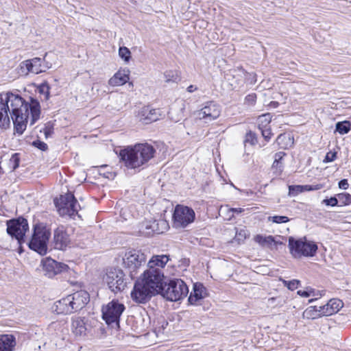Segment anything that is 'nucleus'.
<instances>
[{
	"mask_svg": "<svg viewBox=\"0 0 351 351\" xmlns=\"http://www.w3.org/2000/svg\"><path fill=\"white\" fill-rule=\"evenodd\" d=\"M40 106L38 100L30 98L26 101L21 95L11 92L0 93V127L7 128L12 120L19 134L25 130L30 115V124L39 119Z\"/></svg>",
	"mask_w": 351,
	"mask_h": 351,
	"instance_id": "1",
	"label": "nucleus"
},
{
	"mask_svg": "<svg viewBox=\"0 0 351 351\" xmlns=\"http://www.w3.org/2000/svg\"><path fill=\"white\" fill-rule=\"evenodd\" d=\"M155 148L148 143H138L120 152L121 159L130 169H136L154 158Z\"/></svg>",
	"mask_w": 351,
	"mask_h": 351,
	"instance_id": "2",
	"label": "nucleus"
},
{
	"mask_svg": "<svg viewBox=\"0 0 351 351\" xmlns=\"http://www.w3.org/2000/svg\"><path fill=\"white\" fill-rule=\"evenodd\" d=\"M50 235L49 229L44 223L36 224L34 227V234L29 242V248L40 255L46 254Z\"/></svg>",
	"mask_w": 351,
	"mask_h": 351,
	"instance_id": "3",
	"label": "nucleus"
},
{
	"mask_svg": "<svg viewBox=\"0 0 351 351\" xmlns=\"http://www.w3.org/2000/svg\"><path fill=\"white\" fill-rule=\"evenodd\" d=\"M189 293L186 283L181 279L170 280L168 284L163 285L159 292L162 297L169 301H178L185 298Z\"/></svg>",
	"mask_w": 351,
	"mask_h": 351,
	"instance_id": "4",
	"label": "nucleus"
},
{
	"mask_svg": "<svg viewBox=\"0 0 351 351\" xmlns=\"http://www.w3.org/2000/svg\"><path fill=\"white\" fill-rule=\"evenodd\" d=\"M289 247L291 254L295 258L302 256H313L317 250V245L315 243L307 241L306 238L294 239L290 237L289 239Z\"/></svg>",
	"mask_w": 351,
	"mask_h": 351,
	"instance_id": "5",
	"label": "nucleus"
},
{
	"mask_svg": "<svg viewBox=\"0 0 351 351\" xmlns=\"http://www.w3.org/2000/svg\"><path fill=\"white\" fill-rule=\"evenodd\" d=\"M124 304L117 300H112L102 306V318L108 325L119 326L120 317L124 312Z\"/></svg>",
	"mask_w": 351,
	"mask_h": 351,
	"instance_id": "6",
	"label": "nucleus"
},
{
	"mask_svg": "<svg viewBox=\"0 0 351 351\" xmlns=\"http://www.w3.org/2000/svg\"><path fill=\"white\" fill-rule=\"evenodd\" d=\"M54 203L59 214L62 216L68 215L70 217H74L80 208V204L71 193L61 195L60 199L54 200Z\"/></svg>",
	"mask_w": 351,
	"mask_h": 351,
	"instance_id": "7",
	"label": "nucleus"
},
{
	"mask_svg": "<svg viewBox=\"0 0 351 351\" xmlns=\"http://www.w3.org/2000/svg\"><path fill=\"white\" fill-rule=\"evenodd\" d=\"M104 280L109 289L115 293L123 291L126 287L125 274L118 268L108 269Z\"/></svg>",
	"mask_w": 351,
	"mask_h": 351,
	"instance_id": "8",
	"label": "nucleus"
},
{
	"mask_svg": "<svg viewBox=\"0 0 351 351\" xmlns=\"http://www.w3.org/2000/svg\"><path fill=\"white\" fill-rule=\"evenodd\" d=\"M164 273L160 269L148 268L141 279L156 293L160 292L164 285Z\"/></svg>",
	"mask_w": 351,
	"mask_h": 351,
	"instance_id": "9",
	"label": "nucleus"
},
{
	"mask_svg": "<svg viewBox=\"0 0 351 351\" xmlns=\"http://www.w3.org/2000/svg\"><path fill=\"white\" fill-rule=\"evenodd\" d=\"M195 217V212L191 208L177 205L173 215V226L177 228H185L193 222Z\"/></svg>",
	"mask_w": 351,
	"mask_h": 351,
	"instance_id": "10",
	"label": "nucleus"
},
{
	"mask_svg": "<svg viewBox=\"0 0 351 351\" xmlns=\"http://www.w3.org/2000/svg\"><path fill=\"white\" fill-rule=\"evenodd\" d=\"M29 230L27 219L19 217L7 221V232L12 238H15L19 243L25 242L24 237Z\"/></svg>",
	"mask_w": 351,
	"mask_h": 351,
	"instance_id": "11",
	"label": "nucleus"
},
{
	"mask_svg": "<svg viewBox=\"0 0 351 351\" xmlns=\"http://www.w3.org/2000/svg\"><path fill=\"white\" fill-rule=\"evenodd\" d=\"M155 294L156 293L149 289L140 278L134 286L131 297L136 302L145 303Z\"/></svg>",
	"mask_w": 351,
	"mask_h": 351,
	"instance_id": "12",
	"label": "nucleus"
},
{
	"mask_svg": "<svg viewBox=\"0 0 351 351\" xmlns=\"http://www.w3.org/2000/svg\"><path fill=\"white\" fill-rule=\"evenodd\" d=\"M145 263V254L142 252L136 250H132L127 252L123 258V263L131 273L134 272Z\"/></svg>",
	"mask_w": 351,
	"mask_h": 351,
	"instance_id": "13",
	"label": "nucleus"
},
{
	"mask_svg": "<svg viewBox=\"0 0 351 351\" xmlns=\"http://www.w3.org/2000/svg\"><path fill=\"white\" fill-rule=\"evenodd\" d=\"M53 245L55 249L65 250L71 247V239L66 229L63 226H58L53 232Z\"/></svg>",
	"mask_w": 351,
	"mask_h": 351,
	"instance_id": "14",
	"label": "nucleus"
},
{
	"mask_svg": "<svg viewBox=\"0 0 351 351\" xmlns=\"http://www.w3.org/2000/svg\"><path fill=\"white\" fill-rule=\"evenodd\" d=\"M221 111V107L218 104L209 101L197 112V116L199 119H203L207 123L217 119L220 116Z\"/></svg>",
	"mask_w": 351,
	"mask_h": 351,
	"instance_id": "15",
	"label": "nucleus"
},
{
	"mask_svg": "<svg viewBox=\"0 0 351 351\" xmlns=\"http://www.w3.org/2000/svg\"><path fill=\"white\" fill-rule=\"evenodd\" d=\"M161 116L159 109H154L149 106L143 107L138 113L139 121L145 124L156 121Z\"/></svg>",
	"mask_w": 351,
	"mask_h": 351,
	"instance_id": "16",
	"label": "nucleus"
},
{
	"mask_svg": "<svg viewBox=\"0 0 351 351\" xmlns=\"http://www.w3.org/2000/svg\"><path fill=\"white\" fill-rule=\"evenodd\" d=\"M43 269L49 277H52L62 271H66L68 266L62 263H58L51 258H46L43 261Z\"/></svg>",
	"mask_w": 351,
	"mask_h": 351,
	"instance_id": "17",
	"label": "nucleus"
},
{
	"mask_svg": "<svg viewBox=\"0 0 351 351\" xmlns=\"http://www.w3.org/2000/svg\"><path fill=\"white\" fill-rule=\"evenodd\" d=\"M69 295L70 296L74 312L83 308L90 300L88 293L84 290L77 291Z\"/></svg>",
	"mask_w": 351,
	"mask_h": 351,
	"instance_id": "18",
	"label": "nucleus"
},
{
	"mask_svg": "<svg viewBox=\"0 0 351 351\" xmlns=\"http://www.w3.org/2000/svg\"><path fill=\"white\" fill-rule=\"evenodd\" d=\"M343 307V302L338 299H331L327 304L319 306V312L324 316H330L337 313Z\"/></svg>",
	"mask_w": 351,
	"mask_h": 351,
	"instance_id": "19",
	"label": "nucleus"
},
{
	"mask_svg": "<svg viewBox=\"0 0 351 351\" xmlns=\"http://www.w3.org/2000/svg\"><path fill=\"white\" fill-rule=\"evenodd\" d=\"M69 295L62 298L54 304L53 310L58 314H70L74 312Z\"/></svg>",
	"mask_w": 351,
	"mask_h": 351,
	"instance_id": "20",
	"label": "nucleus"
},
{
	"mask_svg": "<svg viewBox=\"0 0 351 351\" xmlns=\"http://www.w3.org/2000/svg\"><path fill=\"white\" fill-rule=\"evenodd\" d=\"M130 80V71L128 69H119L108 81L112 86H122Z\"/></svg>",
	"mask_w": 351,
	"mask_h": 351,
	"instance_id": "21",
	"label": "nucleus"
},
{
	"mask_svg": "<svg viewBox=\"0 0 351 351\" xmlns=\"http://www.w3.org/2000/svg\"><path fill=\"white\" fill-rule=\"evenodd\" d=\"M206 295V288L200 283L194 285L193 291L191 293L189 298V302L191 304H196L199 300L203 299Z\"/></svg>",
	"mask_w": 351,
	"mask_h": 351,
	"instance_id": "22",
	"label": "nucleus"
},
{
	"mask_svg": "<svg viewBox=\"0 0 351 351\" xmlns=\"http://www.w3.org/2000/svg\"><path fill=\"white\" fill-rule=\"evenodd\" d=\"M71 330L76 336H82L86 334V326L84 318L74 317L71 322Z\"/></svg>",
	"mask_w": 351,
	"mask_h": 351,
	"instance_id": "23",
	"label": "nucleus"
},
{
	"mask_svg": "<svg viewBox=\"0 0 351 351\" xmlns=\"http://www.w3.org/2000/svg\"><path fill=\"white\" fill-rule=\"evenodd\" d=\"M169 261V256L167 255H154L149 260L148 267L149 268L160 269L162 270Z\"/></svg>",
	"mask_w": 351,
	"mask_h": 351,
	"instance_id": "24",
	"label": "nucleus"
},
{
	"mask_svg": "<svg viewBox=\"0 0 351 351\" xmlns=\"http://www.w3.org/2000/svg\"><path fill=\"white\" fill-rule=\"evenodd\" d=\"M41 62L42 60L40 58H34L27 60L23 62L22 64L26 67L28 72L38 74L42 73Z\"/></svg>",
	"mask_w": 351,
	"mask_h": 351,
	"instance_id": "25",
	"label": "nucleus"
},
{
	"mask_svg": "<svg viewBox=\"0 0 351 351\" xmlns=\"http://www.w3.org/2000/svg\"><path fill=\"white\" fill-rule=\"evenodd\" d=\"M15 346V338L10 335L0 336V351H12Z\"/></svg>",
	"mask_w": 351,
	"mask_h": 351,
	"instance_id": "26",
	"label": "nucleus"
},
{
	"mask_svg": "<svg viewBox=\"0 0 351 351\" xmlns=\"http://www.w3.org/2000/svg\"><path fill=\"white\" fill-rule=\"evenodd\" d=\"M323 316L319 312V306H311L308 307L303 313V317L306 319H316L317 317Z\"/></svg>",
	"mask_w": 351,
	"mask_h": 351,
	"instance_id": "27",
	"label": "nucleus"
},
{
	"mask_svg": "<svg viewBox=\"0 0 351 351\" xmlns=\"http://www.w3.org/2000/svg\"><path fill=\"white\" fill-rule=\"evenodd\" d=\"M254 241L263 247H269L271 244L275 243V239L273 236L264 237L261 234H257L254 237Z\"/></svg>",
	"mask_w": 351,
	"mask_h": 351,
	"instance_id": "28",
	"label": "nucleus"
},
{
	"mask_svg": "<svg viewBox=\"0 0 351 351\" xmlns=\"http://www.w3.org/2000/svg\"><path fill=\"white\" fill-rule=\"evenodd\" d=\"M287 302V298L285 297L279 295L277 297L269 298L267 300V304L268 306L271 308L282 307Z\"/></svg>",
	"mask_w": 351,
	"mask_h": 351,
	"instance_id": "29",
	"label": "nucleus"
},
{
	"mask_svg": "<svg viewBox=\"0 0 351 351\" xmlns=\"http://www.w3.org/2000/svg\"><path fill=\"white\" fill-rule=\"evenodd\" d=\"M335 130L340 134H345L349 132L350 130V123L349 121L338 122L336 124Z\"/></svg>",
	"mask_w": 351,
	"mask_h": 351,
	"instance_id": "30",
	"label": "nucleus"
},
{
	"mask_svg": "<svg viewBox=\"0 0 351 351\" xmlns=\"http://www.w3.org/2000/svg\"><path fill=\"white\" fill-rule=\"evenodd\" d=\"M285 155V154L282 152H280L278 153H276L275 154V160L272 165L273 169H276L278 171V173L282 172V163L280 160L282 159L283 156Z\"/></svg>",
	"mask_w": 351,
	"mask_h": 351,
	"instance_id": "31",
	"label": "nucleus"
},
{
	"mask_svg": "<svg viewBox=\"0 0 351 351\" xmlns=\"http://www.w3.org/2000/svg\"><path fill=\"white\" fill-rule=\"evenodd\" d=\"M338 202H340V206L351 204V195L346 193H341L337 195Z\"/></svg>",
	"mask_w": 351,
	"mask_h": 351,
	"instance_id": "32",
	"label": "nucleus"
},
{
	"mask_svg": "<svg viewBox=\"0 0 351 351\" xmlns=\"http://www.w3.org/2000/svg\"><path fill=\"white\" fill-rule=\"evenodd\" d=\"M38 89V92L43 95L44 99L47 100L49 98L50 87L47 83L41 84Z\"/></svg>",
	"mask_w": 351,
	"mask_h": 351,
	"instance_id": "33",
	"label": "nucleus"
},
{
	"mask_svg": "<svg viewBox=\"0 0 351 351\" xmlns=\"http://www.w3.org/2000/svg\"><path fill=\"white\" fill-rule=\"evenodd\" d=\"M289 218L287 216L274 215L267 217L268 221H271L275 223H285L289 221Z\"/></svg>",
	"mask_w": 351,
	"mask_h": 351,
	"instance_id": "34",
	"label": "nucleus"
},
{
	"mask_svg": "<svg viewBox=\"0 0 351 351\" xmlns=\"http://www.w3.org/2000/svg\"><path fill=\"white\" fill-rule=\"evenodd\" d=\"M119 55L126 62H128L131 58V52L126 47H119Z\"/></svg>",
	"mask_w": 351,
	"mask_h": 351,
	"instance_id": "35",
	"label": "nucleus"
},
{
	"mask_svg": "<svg viewBox=\"0 0 351 351\" xmlns=\"http://www.w3.org/2000/svg\"><path fill=\"white\" fill-rule=\"evenodd\" d=\"M304 192L303 185H295L289 186V193L293 195H296Z\"/></svg>",
	"mask_w": 351,
	"mask_h": 351,
	"instance_id": "36",
	"label": "nucleus"
},
{
	"mask_svg": "<svg viewBox=\"0 0 351 351\" xmlns=\"http://www.w3.org/2000/svg\"><path fill=\"white\" fill-rule=\"evenodd\" d=\"M322 204L326 206H335L338 204V199L337 197H331L330 199H324Z\"/></svg>",
	"mask_w": 351,
	"mask_h": 351,
	"instance_id": "37",
	"label": "nucleus"
},
{
	"mask_svg": "<svg viewBox=\"0 0 351 351\" xmlns=\"http://www.w3.org/2000/svg\"><path fill=\"white\" fill-rule=\"evenodd\" d=\"M10 165H12L13 169H16L19 165V158L17 154H14L10 159Z\"/></svg>",
	"mask_w": 351,
	"mask_h": 351,
	"instance_id": "38",
	"label": "nucleus"
},
{
	"mask_svg": "<svg viewBox=\"0 0 351 351\" xmlns=\"http://www.w3.org/2000/svg\"><path fill=\"white\" fill-rule=\"evenodd\" d=\"M304 191H317L323 188V184L303 185Z\"/></svg>",
	"mask_w": 351,
	"mask_h": 351,
	"instance_id": "39",
	"label": "nucleus"
},
{
	"mask_svg": "<svg viewBox=\"0 0 351 351\" xmlns=\"http://www.w3.org/2000/svg\"><path fill=\"white\" fill-rule=\"evenodd\" d=\"M245 141L246 143H250L251 145H254L257 141L255 134L252 132H250L247 133Z\"/></svg>",
	"mask_w": 351,
	"mask_h": 351,
	"instance_id": "40",
	"label": "nucleus"
},
{
	"mask_svg": "<svg viewBox=\"0 0 351 351\" xmlns=\"http://www.w3.org/2000/svg\"><path fill=\"white\" fill-rule=\"evenodd\" d=\"M336 158H337L336 152H329L326 154V157L324 160V162H332L335 160Z\"/></svg>",
	"mask_w": 351,
	"mask_h": 351,
	"instance_id": "41",
	"label": "nucleus"
},
{
	"mask_svg": "<svg viewBox=\"0 0 351 351\" xmlns=\"http://www.w3.org/2000/svg\"><path fill=\"white\" fill-rule=\"evenodd\" d=\"M298 294L303 298H308L311 296L312 291L311 287H307L305 290L298 291Z\"/></svg>",
	"mask_w": 351,
	"mask_h": 351,
	"instance_id": "42",
	"label": "nucleus"
},
{
	"mask_svg": "<svg viewBox=\"0 0 351 351\" xmlns=\"http://www.w3.org/2000/svg\"><path fill=\"white\" fill-rule=\"evenodd\" d=\"M312 291V295L311 296L315 297V298L311 299L309 300V302H312L314 300H317L318 298L322 297L323 295H324L325 291H315V289L311 288Z\"/></svg>",
	"mask_w": 351,
	"mask_h": 351,
	"instance_id": "43",
	"label": "nucleus"
},
{
	"mask_svg": "<svg viewBox=\"0 0 351 351\" xmlns=\"http://www.w3.org/2000/svg\"><path fill=\"white\" fill-rule=\"evenodd\" d=\"M300 284V280H292L289 282V286L287 287V288L291 291H293V290L298 289Z\"/></svg>",
	"mask_w": 351,
	"mask_h": 351,
	"instance_id": "44",
	"label": "nucleus"
},
{
	"mask_svg": "<svg viewBox=\"0 0 351 351\" xmlns=\"http://www.w3.org/2000/svg\"><path fill=\"white\" fill-rule=\"evenodd\" d=\"M256 99V95L254 93L250 94L245 97V102L250 105L254 104Z\"/></svg>",
	"mask_w": 351,
	"mask_h": 351,
	"instance_id": "45",
	"label": "nucleus"
},
{
	"mask_svg": "<svg viewBox=\"0 0 351 351\" xmlns=\"http://www.w3.org/2000/svg\"><path fill=\"white\" fill-rule=\"evenodd\" d=\"M285 140H288L291 143H293V142L291 141V137L286 134H280L277 138V142L279 145H280L282 143V142Z\"/></svg>",
	"mask_w": 351,
	"mask_h": 351,
	"instance_id": "46",
	"label": "nucleus"
},
{
	"mask_svg": "<svg viewBox=\"0 0 351 351\" xmlns=\"http://www.w3.org/2000/svg\"><path fill=\"white\" fill-rule=\"evenodd\" d=\"M34 145L37 147L40 150L45 151L47 149V145L44 142L38 141L36 142H34Z\"/></svg>",
	"mask_w": 351,
	"mask_h": 351,
	"instance_id": "47",
	"label": "nucleus"
},
{
	"mask_svg": "<svg viewBox=\"0 0 351 351\" xmlns=\"http://www.w3.org/2000/svg\"><path fill=\"white\" fill-rule=\"evenodd\" d=\"M262 135L265 140L269 141L271 136V130L269 129L262 130Z\"/></svg>",
	"mask_w": 351,
	"mask_h": 351,
	"instance_id": "48",
	"label": "nucleus"
},
{
	"mask_svg": "<svg viewBox=\"0 0 351 351\" xmlns=\"http://www.w3.org/2000/svg\"><path fill=\"white\" fill-rule=\"evenodd\" d=\"M107 167H108V165H102V166H101L100 167V170H99V172H100L99 173L101 175L102 174V173L101 172V169L107 168ZM103 175H104V176L105 178H108V179L111 178L112 177V176H113L112 173L111 172H110V171L104 172V173H103Z\"/></svg>",
	"mask_w": 351,
	"mask_h": 351,
	"instance_id": "49",
	"label": "nucleus"
},
{
	"mask_svg": "<svg viewBox=\"0 0 351 351\" xmlns=\"http://www.w3.org/2000/svg\"><path fill=\"white\" fill-rule=\"evenodd\" d=\"M349 186L348 182L346 179H343L339 182V187L342 189H347Z\"/></svg>",
	"mask_w": 351,
	"mask_h": 351,
	"instance_id": "50",
	"label": "nucleus"
},
{
	"mask_svg": "<svg viewBox=\"0 0 351 351\" xmlns=\"http://www.w3.org/2000/svg\"><path fill=\"white\" fill-rule=\"evenodd\" d=\"M51 67V64L48 62H45V60L42 61L41 62V69H42V73L45 72L47 69H50Z\"/></svg>",
	"mask_w": 351,
	"mask_h": 351,
	"instance_id": "51",
	"label": "nucleus"
},
{
	"mask_svg": "<svg viewBox=\"0 0 351 351\" xmlns=\"http://www.w3.org/2000/svg\"><path fill=\"white\" fill-rule=\"evenodd\" d=\"M229 210L232 213H241L244 211V209L241 208H232Z\"/></svg>",
	"mask_w": 351,
	"mask_h": 351,
	"instance_id": "52",
	"label": "nucleus"
},
{
	"mask_svg": "<svg viewBox=\"0 0 351 351\" xmlns=\"http://www.w3.org/2000/svg\"><path fill=\"white\" fill-rule=\"evenodd\" d=\"M196 90H197V87L194 86L193 85H190L187 88V91L189 93H193Z\"/></svg>",
	"mask_w": 351,
	"mask_h": 351,
	"instance_id": "53",
	"label": "nucleus"
},
{
	"mask_svg": "<svg viewBox=\"0 0 351 351\" xmlns=\"http://www.w3.org/2000/svg\"><path fill=\"white\" fill-rule=\"evenodd\" d=\"M261 117L264 118L265 121H270V114H263Z\"/></svg>",
	"mask_w": 351,
	"mask_h": 351,
	"instance_id": "54",
	"label": "nucleus"
},
{
	"mask_svg": "<svg viewBox=\"0 0 351 351\" xmlns=\"http://www.w3.org/2000/svg\"><path fill=\"white\" fill-rule=\"evenodd\" d=\"M280 280L282 281V282L284 285V286H285L287 287L289 286V281L284 280V279H281V278Z\"/></svg>",
	"mask_w": 351,
	"mask_h": 351,
	"instance_id": "55",
	"label": "nucleus"
},
{
	"mask_svg": "<svg viewBox=\"0 0 351 351\" xmlns=\"http://www.w3.org/2000/svg\"><path fill=\"white\" fill-rule=\"evenodd\" d=\"M49 133H50V130H47L45 131V135H46V136H47L49 134Z\"/></svg>",
	"mask_w": 351,
	"mask_h": 351,
	"instance_id": "56",
	"label": "nucleus"
},
{
	"mask_svg": "<svg viewBox=\"0 0 351 351\" xmlns=\"http://www.w3.org/2000/svg\"><path fill=\"white\" fill-rule=\"evenodd\" d=\"M239 234L244 235L245 237V230H241V232H239Z\"/></svg>",
	"mask_w": 351,
	"mask_h": 351,
	"instance_id": "57",
	"label": "nucleus"
},
{
	"mask_svg": "<svg viewBox=\"0 0 351 351\" xmlns=\"http://www.w3.org/2000/svg\"><path fill=\"white\" fill-rule=\"evenodd\" d=\"M239 234L244 235L245 237V230H241V232H239Z\"/></svg>",
	"mask_w": 351,
	"mask_h": 351,
	"instance_id": "58",
	"label": "nucleus"
},
{
	"mask_svg": "<svg viewBox=\"0 0 351 351\" xmlns=\"http://www.w3.org/2000/svg\"><path fill=\"white\" fill-rule=\"evenodd\" d=\"M161 224H162V225H164V226H167V224L166 221H161Z\"/></svg>",
	"mask_w": 351,
	"mask_h": 351,
	"instance_id": "59",
	"label": "nucleus"
},
{
	"mask_svg": "<svg viewBox=\"0 0 351 351\" xmlns=\"http://www.w3.org/2000/svg\"><path fill=\"white\" fill-rule=\"evenodd\" d=\"M274 106H276L278 105V102H272Z\"/></svg>",
	"mask_w": 351,
	"mask_h": 351,
	"instance_id": "60",
	"label": "nucleus"
}]
</instances>
